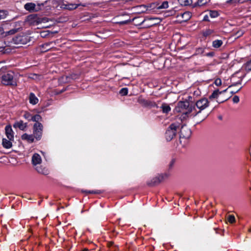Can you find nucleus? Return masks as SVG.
Masks as SVG:
<instances>
[{"label": "nucleus", "instance_id": "obj_54", "mask_svg": "<svg viewBox=\"0 0 251 251\" xmlns=\"http://www.w3.org/2000/svg\"><path fill=\"white\" fill-rule=\"evenodd\" d=\"M87 193H92V194H93V193H98L97 192H96V191H89V192H87Z\"/></svg>", "mask_w": 251, "mask_h": 251}, {"label": "nucleus", "instance_id": "obj_23", "mask_svg": "<svg viewBox=\"0 0 251 251\" xmlns=\"http://www.w3.org/2000/svg\"><path fill=\"white\" fill-rule=\"evenodd\" d=\"M222 44L223 41L221 40H216L212 42V46L215 48H219Z\"/></svg>", "mask_w": 251, "mask_h": 251}, {"label": "nucleus", "instance_id": "obj_56", "mask_svg": "<svg viewBox=\"0 0 251 251\" xmlns=\"http://www.w3.org/2000/svg\"><path fill=\"white\" fill-rule=\"evenodd\" d=\"M112 244H113V243H109L108 246H112Z\"/></svg>", "mask_w": 251, "mask_h": 251}, {"label": "nucleus", "instance_id": "obj_13", "mask_svg": "<svg viewBox=\"0 0 251 251\" xmlns=\"http://www.w3.org/2000/svg\"><path fill=\"white\" fill-rule=\"evenodd\" d=\"M28 21L29 23L33 25H38L39 17L36 15H30L28 17Z\"/></svg>", "mask_w": 251, "mask_h": 251}, {"label": "nucleus", "instance_id": "obj_7", "mask_svg": "<svg viewBox=\"0 0 251 251\" xmlns=\"http://www.w3.org/2000/svg\"><path fill=\"white\" fill-rule=\"evenodd\" d=\"M43 126L40 123H36L34 125V135L36 139H39L42 134Z\"/></svg>", "mask_w": 251, "mask_h": 251}, {"label": "nucleus", "instance_id": "obj_12", "mask_svg": "<svg viewBox=\"0 0 251 251\" xmlns=\"http://www.w3.org/2000/svg\"><path fill=\"white\" fill-rule=\"evenodd\" d=\"M188 106V102H179L177 106L176 107V110L178 112L185 113L183 111V110L185 109Z\"/></svg>", "mask_w": 251, "mask_h": 251}, {"label": "nucleus", "instance_id": "obj_37", "mask_svg": "<svg viewBox=\"0 0 251 251\" xmlns=\"http://www.w3.org/2000/svg\"><path fill=\"white\" fill-rule=\"evenodd\" d=\"M214 83L217 86H219L221 85H222L221 79L219 78H216L215 80Z\"/></svg>", "mask_w": 251, "mask_h": 251}, {"label": "nucleus", "instance_id": "obj_40", "mask_svg": "<svg viewBox=\"0 0 251 251\" xmlns=\"http://www.w3.org/2000/svg\"><path fill=\"white\" fill-rule=\"evenodd\" d=\"M175 163V160L174 159H172L169 164V169H171L173 168Z\"/></svg>", "mask_w": 251, "mask_h": 251}, {"label": "nucleus", "instance_id": "obj_2", "mask_svg": "<svg viewBox=\"0 0 251 251\" xmlns=\"http://www.w3.org/2000/svg\"><path fill=\"white\" fill-rule=\"evenodd\" d=\"M1 83L5 85L16 86V80L14 79V73L10 72L3 75L1 77Z\"/></svg>", "mask_w": 251, "mask_h": 251}, {"label": "nucleus", "instance_id": "obj_29", "mask_svg": "<svg viewBox=\"0 0 251 251\" xmlns=\"http://www.w3.org/2000/svg\"><path fill=\"white\" fill-rule=\"evenodd\" d=\"M7 15V12L6 11H0V20L5 19Z\"/></svg>", "mask_w": 251, "mask_h": 251}, {"label": "nucleus", "instance_id": "obj_15", "mask_svg": "<svg viewBox=\"0 0 251 251\" xmlns=\"http://www.w3.org/2000/svg\"><path fill=\"white\" fill-rule=\"evenodd\" d=\"M13 140H9L8 139L3 138L2 139V144L4 148L6 149H10L12 147V141Z\"/></svg>", "mask_w": 251, "mask_h": 251}, {"label": "nucleus", "instance_id": "obj_1", "mask_svg": "<svg viewBox=\"0 0 251 251\" xmlns=\"http://www.w3.org/2000/svg\"><path fill=\"white\" fill-rule=\"evenodd\" d=\"M209 105L208 100L205 98L201 99L198 100L196 103L197 109H194V111L191 110L192 115L196 116V119L198 122L204 120L208 115V113L204 112L200 114L202 110L205 109Z\"/></svg>", "mask_w": 251, "mask_h": 251}, {"label": "nucleus", "instance_id": "obj_38", "mask_svg": "<svg viewBox=\"0 0 251 251\" xmlns=\"http://www.w3.org/2000/svg\"><path fill=\"white\" fill-rule=\"evenodd\" d=\"M246 68L248 71H251V60L246 63Z\"/></svg>", "mask_w": 251, "mask_h": 251}, {"label": "nucleus", "instance_id": "obj_52", "mask_svg": "<svg viewBox=\"0 0 251 251\" xmlns=\"http://www.w3.org/2000/svg\"><path fill=\"white\" fill-rule=\"evenodd\" d=\"M4 33V31L2 28H0V36L3 35Z\"/></svg>", "mask_w": 251, "mask_h": 251}, {"label": "nucleus", "instance_id": "obj_34", "mask_svg": "<svg viewBox=\"0 0 251 251\" xmlns=\"http://www.w3.org/2000/svg\"><path fill=\"white\" fill-rule=\"evenodd\" d=\"M168 7V2L167 1H164L161 5L159 6V8H167Z\"/></svg>", "mask_w": 251, "mask_h": 251}, {"label": "nucleus", "instance_id": "obj_48", "mask_svg": "<svg viewBox=\"0 0 251 251\" xmlns=\"http://www.w3.org/2000/svg\"><path fill=\"white\" fill-rule=\"evenodd\" d=\"M50 45V43L45 44L43 45V47H44L46 50H48L49 49Z\"/></svg>", "mask_w": 251, "mask_h": 251}, {"label": "nucleus", "instance_id": "obj_55", "mask_svg": "<svg viewBox=\"0 0 251 251\" xmlns=\"http://www.w3.org/2000/svg\"><path fill=\"white\" fill-rule=\"evenodd\" d=\"M82 251H89V250L85 248L82 250Z\"/></svg>", "mask_w": 251, "mask_h": 251}, {"label": "nucleus", "instance_id": "obj_19", "mask_svg": "<svg viewBox=\"0 0 251 251\" xmlns=\"http://www.w3.org/2000/svg\"><path fill=\"white\" fill-rule=\"evenodd\" d=\"M36 170L40 174H41L44 175H47L49 174V171L46 168L40 167H37L36 168Z\"/></svg>", "mask_w": 251, "mask_h": 251}, {"label": "nucleus", "instance_id": "obj_22", "mask_svg": "<svg viewBox=\"0 0 251 251\" xmlns=\"http://www.w3.org/2000/svg\"><path fill=\"white\" fill-rule=\"evenodd\" d=\"M22 139L23 140H26L30 143H32L34 141L33 136L31 135H28L26 133H25L22 136Z\"/></svg>", "mask_w": 251, "mask_h": 251}, {"label": "nucleus", "instance_id": "obj_45", "mask_svg": "<svg viewBox=\"0 0 251 251\" xmlns=\"http://www.w3.org/2000/svg\"><path fill=\"white\" fill-rule=\"evenodd\" d=\"M158 179H156V177L153 178L152 180V183L153 185H155L158 183V182H157Z\"/></svg>", "mask_w": 251, "mask_h": 251}, {"label": "nucleus", "instance_id": "obj_26", "mask_svg": "<svg viewBox=\"0 0 251 251\" xmlns=\"http://www.w3.org/2000/svg\"><path fill=\"white\" fill-rule=\"evenodd\" d=\"M17 31H18V29L13 28L12 29H11V30L8 31H6V32L4 31L3 34L4 33H5V35H12V34H14L15 33H16Z\"/></svg>", "mask_w": 251, "mask_h": 251}, {"label": "nucleus", "instance_id": "obj_31", "mask_svg": "<svg viewBox=\"0 0 251 251\" xmlns=\"http://www.w3.org/2000/svg\"><path fill=\"white\" fill-rule=\"evenodd\" d=\"M227 3H230L232 4H235L237 3H243L244 2V0H229L227 1Z\"/></svg>", "mask_w": 251, "mask_h": 251}, {"label": "nucleus", "instance_id": "obj_4", "mask_svg": "<svg viewBox=\"0 0 251 251\" xmlns=\"http://www.w3.org/2000/svg\"><path fill=\"white\" fill-rule=\"evenodd\" d=\"M37 23L41 28H48L52 25V21L46 17H39Z\"/></svg>", "mask_w": 251, "mask_h": 251}, {"label": "nucleus", "instance_id": "obj_33", "mask_svg": "<svg viewBox=\"0 0 251 251\" xmlns=\"http://www.w3.org/2000/svg\"><path fill=\"white\" fill-rule=\"evenodd\" d=\"M127 93H128V90L127 88H122L120 91V93L122 95V96H125V95H126L127 94Z\"/></svg>", "mask_w": 251, "mask_h": 251}, {"label": "nucleus", "instance_id": "obj_6", "mask_svg": "<svg viewBox=\"0 0 251 251\" xmlns=\"http://www.w3.org/2000/svg\"><path fill=\"white\" fill-rule=\"evenodd\" d=\"M13 40L16 44L24 45L29 42V37L26 35H21L15 37Z\"/></svg>", "mask_w": 251, "mask_h": 251}, {"label": "nucleus", "instance_id": "obj_35", "mask_svg": "<svg viewBox=\"0 0 251 251\" xmlns=\"http://www.w3.org/2000/svg\"><path fill=\"white\" fill-rule=\"evenodd\" d=\"M30 78L33 79H40L41 76L40 75H39L37 74H32L31 75L29 76Z\"/></svg>", "mask_w": 251, "mask_h": 251}, {"label": "nucleus", "instance_id": "obj_18", "mask_svg": "<svg viewBox=\"0 0 251 251\" xmlns=\"http://www.w3.org/2000/svg\"><path fill=\"white\" fill-rule=\"evenodd\" d=\"M179 16L182 18V21L186 22L191 18V13L190 12L187 11L181 14Z\"/></svg>", "mask_w": 251, "mask_h": 251}, {"label": "nucleus", "instance_id": "obj_16", "mask_svg": "<svg viewBox=\"0 0 251 251\" xmlns=\"http://www.w3.org/2000/svg\"><path fill=\"white\" fill-rule=\"evenodd\" d=\"M227 89H228V88H226L222 91H220L219 90H216L213 92L212 95L209 97V98L210 99H215V98L217 99V98H218L219 95H220V94H221L223 93L226 92Z\"/></svg>", "mask_w": 251, "mask_h": 251}, {"label": "nucleus", "instance_id": "obj_8", "mask_svg": "<svg viewBox=\"0 0 251 251\" xmlns=\"http://www.w3.org/2000/svg\"><path fill=\"white\" fill-rule=\"evenodd\" d=\"M191 130L186 126H182L180 131V136L181 137L188 138L191 135Z\"/></svg>", "mask_w": 251, "mask_h": 251}, {"label": "nucleus", "instance_id": "obj_25", "mask_svg": "<svg viewBox=\"0 0 251 251\" xmlns=\"http://www.w3.org/2000/svg\"><path fill=\"white\" fill-rule=\"evenodd\" d=\"M181 5H188L191 3V0H178Z\"/></svg>", "mask_w": 251, "mask_h": 251}, {"label": "nucleus", "instance_id": "obj_21", "mask_svg": "<svg viewBox=\"0 0 251 251\" xmlns=\"http://www.w3.org/2000/svg\"><path fill=\"white\" fill-rule=\"evenodd\" d=\"M63 6H64L63 8L69 9V10H73L76 9L78 4H74V3H68V4H63Z\"/></svg>", "mask_w": 251, "mask_h": 251}, {"label": "nucleus", "instance_id": "obj_3", "mask_svg": "<svg viewBox=\"0 0 251 251\" xmlns=\"http://www.w3.org/2000/svg\"><path fill=\"white\" fill-rule=\"evenodd\" d=\"M178 127V126L175 124H172L168 127L165 133L167 140L170 141L176 136Z\"/></svg>", "mask_w": 251, "mask_h": 251}, {"label": "nucleus", "instance_id": "obj_53", "mask_svg": "<svg viewBox=\"0 0 251 251\" xmlns=\"http://www.w3.org/2000/svg\"><path fill=\"white\" fill-rule=\"evenodd\" d=\"M41 36L42 37H44L46 36V32H43L41 33Z\"/></svg>", "mask_w": 251, "mask_h": 251}, {"label": "nucleus", "instance_id": "obj_36", "mask_svg": "<svg viewBox=\"0 0 251 251\" xmlns=\"http://www.w3.org/2000/svg\"><path fill=\"white\" fill-rule=\"evenodd\" d=\"M236 87H237L236 88H235L234 89L231 91L230 93L231 94H235V93L238 92L242 88V86H240V85L238 86H236Z\"/></svg>", "mask_w": 251, "mask_h": 251}, {"label": "nucleus", "instance_id": "obj_9", "mask_svg": "<svg viewBox=\"0 0 251 251\" xmlns=\"http://www.w3.org/2000/svg\"><path fill=\"white\" fill-rule=\"evenodd\" d=\"M159 20L155 18H147L144 19L141 24H145L147 26H151L157 23V21Z\"/></svg>", "mask_w": 251, "mask_h": 251}, {"label": "nucleus", "instance_id": "obj_49", "mask_svg": "<svg viewBox=\"0 0 251 251\" xmlns=\"http://www.w3.org/2000/svg\"><path fill=\"white\" fill-rule=\"evenodd\" d=\"M212 32V30H208L206 31L204 33V36H207V35H209L210 34H211Z\"/></svg>", "mask_w": 251, "mask_h": 251}, {"label": "nucleus", "instance_id": "obj_42", "mask_svg": "<svg viewBox=\"0 0 251 251\" xmlns=\"http://www.w3.org/2000/svg\"><path fill=\"white\" fill-rule=\"evenodd\" d=\"M132 21H136V22L137 23V25H143V24H141V22L143 20H140L139 18H133L132 19Z\"/></svg>", "mask_w": 251, "mask_h": 251}, {"label": "nucleus", "instance_id": "obj_20", "mask_svg": "<svg viewBox=\"0 0 251 251\" xmlns=\"http://www.w3.org/2000/svg\"><path fill=\"white\" fill-rule=\"evenodd\" d=\"M29 102L32 104H36L38 102V98L33 93H30L29 97Z\"/></svg>", "mask_w": 251, "mask_h": 251}, {"label": "nucleus", "instance_id": "obj_44", "mask_svg": "<svg viewBox=\"0 0 251 251\" xmlns=\"http://www.w3.org/2000/svg\"><path fill=\"white\" fill-rule=\"evenodd\" d=\"M156 179H158L157 182H158V183L163 181L162 176L160 175L156 177Z\"/></svg>", "mask_w": 251, "mask_h": 251}, {"label": "nucleus", "instance_id": "obj_28", "mask_svg": "<svg viewBox=\"0 0 251 251\" xmlns=\"http://www.w3.org/2000/svg\"><path fill=\"white\" fill-rule=\"evenodd\" d=\"M227 220L231 224L235 222V218L234 215H229L227 217Z\"/></svg>", "mask_w": 251, "mask_h": 251}, {"label": "nucleus", "instance_id": "obj_51", "mask_svg": "<svg viewBox=\"0 0 251 251\" xmlns=\"http://www.w3.org/2000/svg\"><path fill=\"white\" fill-rule=\"evenodd\" d=\"M4 63V62H0V71H1L3 68V66L2 65Z\"/></svg>", "mask_w": 251, "mask_h": 251}, {"label": "nucleus", "instance_id": "obj_11", "mask_svg": "<svg viewBox=\"0 0 251 251\" xmlns=\"http://www.w3.org/2000/svg\"><path fill=\"white\" fill-rule=\"evenodd\" d=\"M5 134L7 139L9 140L14 139V133L10 126H7L5 127Z\"/></svg>", "mask_w": 251, "mask_h": 251}, {"label": "nucleus", "instance_id": "obj_41", "mask_svg": "<svg viewBox=\"0 0 251 251\" xmlns=\"http://www.w3.org/2000/svg\"><path fill=\"white\" fill-rule=\"evenodd\" d=\"M244 34V32L243 31H238V32H237L236 33V34H235V38H239V37L241 36L242 35H243Z\"/></svg>", "mask_w": 251, "mask_h": 251}, {"label": "nucleus", "instance_id": "obj_30", "mask_svg": "<svg viewBox=\"0 0 251 251\" xmlns=\"http://www.w3.org/2000/svg\"><path fill=\"white\" fill-rule=\"evenodd\" d=\"M209 0H198L197 3L195 5L199 6H202L208 2Z\"/></svg>", "mask_w": 251, "mask_h": 251}, {"label": "nucleus", "instance_id": "obj_50", "mask_svg": "<svg viewBox=\"0 0 251 251\" xmlns=\"http://www.w3.org/2000/svg\"><path fill=\"white\" fill-rule=\"evenodd\" d=\"M203 21H209V17L208 15H205L203 18Z\"/></svg>", "mask_w": 251, "mask_h": 251}, {"label": "nucleus", "instance_id": "obj_46", "mask_svg": "<svg viewBox=\"0 0 251 251\" xmlns=\"http://www.w3.org/2000/svg\"><path fill=\"white\" fill-rule=\"evenodd\" d=\"M160 176H162L163 180H165V179L167 178L169 176L167 174H162V175H160Z\"/></svg>", "mask_w": 251, "mask_h": 251}, {"label": "nucleus", "instance_id": "obj_27", "mask_svg": "<svg viewBox=\"0 0 251 251\" xmlns=\"http://www.w3.org/2000/svg\"><path fill=\"white\" fill-rule=\"evenodd\" d=\"M41 119V117L39 115H36L33 116L31 117V120L36 122V123H38V122Z\"/></svg>", "mask_w": 251, "mask_h": 251}, {"label": "nucleus", "instance_id": "obj_39", "mask_svg": "<svg viewBox=\"0 0 251 251\" xmlns=\"http://www.w3.org/2000/svg\"><path fill=\"white\" fill-rule=\"evenodd\" d=\"M25 118L26 119L30 121L31 120V118L32 116L29 113H25V114L24 115Z\"/></svg>", "mask_w": 251, "mask_h": 251}, {"label": "nucleus", "instance_id": "obj_17", "mask_svg": "<svg viewBox=\"0 0 251 251\" xmlns=\"http://www.w3.org/2000/svg\"><path fill=\"white\" fill-rule=\"evenodd\" d=\"M24 7L26 10L30 12L36 11L35 4L34 3H27L25 5Z\"/></svg>", "mask_w": 251, "mask_h": 251}, {"label": "nucleus", "instance_id": "obj_24", "mask_svg": "<svg viewBox=\"0 0 251 251\" xmlns=\"http://www.w3.org/2000/svg\"><path fill=\"white\" fill-rule=\"evenodd\" d=\"M163 112L164 113H168L171 110V107L169 105L166 104H163L161 107Z\"/></svg>", "mask_w": 251, "mask_h": 251}, {"label": "nucleus", "instance_id": "obj_32", "mask_svg": "<svg viewBox=\"0 0 251 251\" xmlns=\"http://www.w3.org/2000/svg\"><path fill=\"white\" fill-rule=\"evenodd\" d=\"M209 15L211 18H216L218 16L219 14L216 11H210L209 12Z\"/></svg>", "mask_w": 251, "mask_h": 251}, {"label": "nucleus", "instance_id": "obj_47", "mask_svg": "<svg viewBox=\"0 0 251 251\" xmlns=\"http://www.w3.org/2000/svg\"><path fill=\"white\" fill-rule=\"evenodd\" d=\"M130 20H126L124 21L120 22L119 23L121 25H124V24H126L128 23L129 22H130Z\"/></svg>", "mask_w": 251, "mask_h": 251}, {"label": "nucleus", "instance_id": "obj_5", "mask_svg": "<svg viewBox=\"0 0 251 251\" xmlns=\"http://www.w3.org/2000/svg\"><path fill=\"white\" fill-rule=\"evenodd\" d=\"M242 79V76H237L236 74H234L233 75H232V76L230 78V81L231 84L229 85L227 88L228 89L232 88L234 86H238L239 85H241Z\"/></svg>", "mask_w": 251, "mask_h": 251}, {"label": "nucleus", "instance_id": "obj_14", "mask_svg": "<svg viewBox=\"0 0 251 251\" xmlns=\"http://www.w3.org/2000/svg\"><path fill=\"white\" fill-rule=\"evenodd\" d=\"M13 126L15 128H19L20 129L24 130L26 127V124L24 123L22 121L15 122L13 125Z\"/></svg>", "mask_w": 251, "mask_h": 251}, {"label": "nucleus", "instance_id": "obj_43", "mask_svg": "<svg viewBox=\"0 0 251 251\" xmlns=\"http://www.w3.org/2000/svg\"><path fill=\"white\" fill-rule=\"evenodd\" d=\"M233 101L234 103H238L239 101V98L237 96H235L233 98Z\"/></svg>", "mask_w": 251, "mask_h": 251}, {"label": "nucleus", "instance_id": "obj_10", "mask_svg": "<svg viewBox=\"0 0 251 251\" xmlns=\"http://www.w3.org/2000/svg\"><path fill=\"white\" fill-rule=\"evenodd\" d=\"M32 163L34 166L40 164L42 163V159L41 156L38 153L33 154L32 157Z\"/></svg>", "mask_w": 251, "mask_h": 251}]
</instances>
